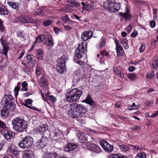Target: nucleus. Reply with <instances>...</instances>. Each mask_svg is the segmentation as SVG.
Returning <instances> with one entry per match:
<instances>
[{
  "instance_id": "obj_29",
  "label": "nucleus",
  "mask_w": 158,
  "mask_h": 158,
  "mask_svg": "<svg viewBox=\"0 0 158 158\" xmlns=\"http://www.w3.org/2000/svg\"><path fill=\"white\" fill-rule=\"evenodd\" d=\"M47 38V36L45 35H40L38 36L35 40V43H39L43 41Z\"/></svg>"
},
{
  "instance_id": "obj_45",
  "label": "nucleus",
  "mask_w": 158,
  "mask_h": 158,
  "mask_svg": "<svg viewBox=\"0 0 158 158\" xmlns=\"http://www.w3.org/2000/svg\"><path fill=\"white\" fill-rule=\"evenodd\" d=\"M137 157L141 158H146V155L144 152H141L138 154Z\"/></svg>"
},
{
  "instance_id": "obj_50",
  "label": "nucleus",
  "mask_w": 158,
  "mask_h": 158,
  "mask_svg": "<svg viewBox=\"0 0 158 158\" xmlns=\"http://www.w3.org/2000/svg\"><path fill=\"white\" fill-rule=\"evenodd\" d=\"M141 128L140 126H138L137 125H135L133 127L131 128V129L134 131L139 130Z\"/></svg>"
},
{
  "instance_id": "obj_33",
  "label": "nucleus",
  "mask_w": 158,
  "mask_h": 158,
  "mask_svg": "<svg viewBox=\"0 0 158 158\" xmlns=\"http://www.w3.org/2000/svg\"><path fill=\"white\" fill-rule=\"evenodd\" d=\"M28 84L26 81H23L22 83V88L21 90L27 91L28 90L27 86Z\"/></svg>"
},
{
  "instance_id": "obj_62",
  "label": "nucleus",
  "mask_w": 158,
  "mask_h": 158,
  "mask_svg": "<svg viewBox=\"0 0 158 158\" xmlns=\"http://www.w3.org/2000/svg\"><path fill=\"white\" fill-rule=\"evenodd\" d=\"M3 158H16L15 156H12L10 155H6Z\"/></svg>"
},
{
  "instance_id": "obj_17",
  "label": "nucleus",
  "mask_w": 158,
  "mask_h": 158,
  "mask_svg": "<svg viewBox=\"0 0 158 158\" xmlns=\"http://www.w3.org/2000/svg\"><path fill=\"white\" fill-rule=\"evenodd\" d=\"M39 85L41 87H45L48 86V82L44 76L42 77L38 82Z\"/></svg>"
},
{
  "instance_id": "obj_64",
  "label": "nucleus",
  "mask_w": 158,
  "mask_h": 158,
  "mask_svg": "<svg viewBox=\"0 0 158 158\" xmlns=\"http://www.w3.org/2000/svg\"><path fill=\"white\" fill-rule=\"evenodd\" d=\"M57 158H68V157L64 155L63 156L60 155L58 154H57Z\"/></svg>"
},
{
  "instance_id": "obj_46",
  "label": "nucleus",
  "mask_w": 158,
  "mask_h": 158,
  "mask_svg": "<svg viewBox=\"0 0 158 158\" xmlns=\"http://www.w3.org/2000/svg\"><path fill=\"white\" fill-rule=\"evenodd\" d=\"M64 27L65 30L68 31H69L73 29L72 27L69 25H64Z\"/></svg>"
},
{
  "instance_id": "obj_19",
  "label": "nucleus",
  "mask_w": 158,
  "mask_h": 158,
  "mask_svg": "<svg viewBox=\"0 0 158 158\" xmlns=\"http://www.w3.org/2000/svg\"><path fill=\"white\" fill-rule=\"evenodd\" d=\"M119 15L123 17L124 20H129L132 17L131 15L129 13V10H128L127 11L126 13H123L120 12Z\"/></svg>"
},
{
  "instance_id": "obj_13",
  "label": "nucleus",
  "mask_w": 158,
  "mask_h": 158,
  "mask_svg": "<svg viewBox=\"0 0 158 158\" xmlns=\"http://www.w3.org/2000/svg\"><path fill=\"white\" fill-rule=\"evenodd\" d=\"M93 32L91 31H85L81 36V38L83 41H86L91 38Z\"/></svg>"
},
{
  "instance_id": "obj_9",
  "label": "nucleus",
  "mask_w": 158,
  "mask_h": 158,
  "mask_svg": "<svg viewBox=\"0 0 158 158\" xmlns=\"http://www.w3.org/2000/svg\"><path fill=\"white\" fill-rule=\"evenodd\" d=\"M100 144L104 150L108 152H110L113 150V146L109 144L106 140H102L100 142Z\"/></svg>"
},
{
  "instance_id": "obj_47",
  "label": "nucleus",
  "mask_w": 158,
  "mask_h": 158,
  "mask_svg": "<svg viewBox=\"0 0 158 158\" xmlns=\"http://www.w3.org/2000/svg\"><path fill=\"white\" fill-rule=\"evenodd\" d=\"M23 106H25L28 108H30V109H32L33 110H36V111H39V110H37V108H36L34 106H31L28 105L27 104H24V103H23Z\"/></svg>"
},
{
  "instance_id": "obj_51",
  "label": "nucleus",
  "mask_w": 158,
  "mask_h": 158,
  "mask_svg": "<svg viewBox=\"0 0 158 158\" xmlns=\"http://www.w3.org/2000/svg\"><path fill=\"white\" fill-rule=\"evenodd\" d=\"M109 157V158H120L119 154L111 155Z\"/></svg>"
},
{
  "instance_id": "obj_36",
  "label": "nucleus",
  "mask_w": 158,
  "mask_h": 158,
  "mask_svg": "<svg viewBox=\"0 0 158 158\" xmlns=\"http://www.w3.org/2000/svg\"><path fill=\"white\" fill-rule=\"evenodd\" d=\"M120 3H116L114 2V5L113 6V9L114 10H116L115 11V12H116L117 11H118L120 8Z\"/></svg>"
},
{
  "instance_id": "obj_34",
  "label": "nucleus",
  "mask_w": 158,
  "mask_h": 158,
  "mask_svg": "<svg viewBox=\"0 0 158 158\" xmlns=\"http://www.w3.org/2000/svg\"><path fill=\"white\" fill-rule=\"evenodd\" d=\"M114 5V2H109V10L111 13L115 12L113 9V6Z\"/></svg>"
},
{
  "instance_id": "obj_15",
  "label": "nucleus",
  "mask_w": 158,
  "mask_h": 158,
  "mask_svg": "<svg viewBox=\"0 0 158 158\" xmlns=\"http://www.w3.org/2000/svg\"><path fill=\"white\" fill-rule=\"evenodd\" d=\"M63 132L60 131L58 130H56L54 131L52 137L54 138L55 140H57L60 139L63 136Z\"/></svg>"
},
{
  "instance_id": "obj_54",
  "label": "nucleus",
  "mask_w": 158,
  "mask_h": 158,
  "mask_svg": "<svg viewBox=\"0 0 158 158\" xmlns=\"http://www.w3.org/2000/svg\"><path fill=\"white\" fill-rule=\"evenodd\" d=\"M35 14L38 15L42 16L44 14V12L43 10H41L35 12Z\"/></svg>"
},
{
  "instance_id": "obj_11",
  "label": "nucleus",
  "mask_w": 158,
  "mask_h": 158,
  "mask_svg": "<svg viewBox=\"0 0 158 158\" xmlns=\"http://www.w3.org/2000/svg\"><path fill=\"white\" fill-rule=\"evenodd\" d=\"M18 21L24 23H31L33 21V19L28 16H20L17 18Z\"/></svg>"
},
{
  "instance_id": "obj_53",
  "label": "nucleus",
  "mask_w": 158,
  "mask_h": 158,
  "mask_svg": "<svg viewBox=\"0 0 158 158\" xmlns=\"http://www.w3.org/2000/svg\"><path fill=\"white\" fill-rule=\"evenodd\" d=\"M49 100H50L51 102H55L56 101V99L54 96L52 95L49 96Z\"/></svg>"
},
{
  "instance_id": "obj_3",
  "label": "nucleus",
  "mask_w": 158,
  "mask_h": 158,
  "mask_svg": "<svg viewBox=\"0 0 158 158\" xmlns=\"http://www.w3.org/2000/svg\"><path fill=\"white\" fill-rule=\"evenodd\" d=\"M82 93L81 90L75 88L68 92L65 94V97L68 102H74L78 101Z\"/></svg>"
},
{
  "instance_id": "obj_52",
  "label": "nucleus",
  "mask_w": 158,
  "mask_h": 158,
  "mask_svg": "<svg viewBox=\"0 0 158 158\" xmlns=\"http://www.w3.org/2000/svg\"><path fill=\"white\" fill-rule=\"evenodd\" d=\"M103 7L107 10H109V2H105L104 3Z\"/></svg>"
},
{
  "instance_id": "obj_5",
  "label": "nucleus",
  "mask_w": 158,
  "mask_h": 158,
  "mask_svg": "<svg viewBox=\"0 0 158 158\" xmlns=\"http://www.w3.org/2000/svg\"><path fill=\"white\" fill-rule=\"evenodd\" d=\"M51 138L50 135L48 134L47 135H45L44 134L42 135L41 139L38 140L35 143V147L38 149H40L44 148L48 143Z\"/></svg>"
},
{
  "instance_id": "obj_8",
  "label": "nucleus",
  "mask_w": 158,
  "mask_h": 158,
  "mask_svg": "<svg viewBox=\"0 0 158 158\" xmlns=\"http://www.w3.org/2000/svg\"><path fill=\"white\" fill-rule=\"evenodd\" d=\"M86 50V47H84L83 44H79L77 49L75 51V55L77 58L81 59L84 56Z\"/></svg>"
},
{
  "instance_id": "obj_49",
  "label": "nucleus",
  "mask_w": 158,
  "mask_h": 158,
  "mask_svg": "<svg viewBox=\"0 0 158 158\" xmlns=\"http://www.w3.org/2000/svg\"><path fill=\"white\" fill-rule=\"evenodd\" d=\"M33 93V92L32 91H30L24 93L23 95L25 97H27L29 95H32Z\"/></svg>"
},
{
  "instance_id": "obj_2",
  "label": "nucleus",
  "mask_w": 158,
  "mask_h": 158,
  "mask_svg": "<svg viewBox=\"0 0 158 158\" xmlns=\"http://www.w3.org/2000/svg\"><path fill=\"white\" fill-rule=\"evenodd\" d=\"M12 125L13 129L17 132L27 131V123L22 116H19L13 119L12 121Z\"/></svg>"
},
{
  "instance_id": "obj_6",
  "label": "nucleus",
  "mask_w": 158,
  "mask_h": 158,
  "mask_svg": "<svg viewBox=\"0 0 158 158\" xmlns=\"http://www.w3.org/2000/svg\"><path fill=\"white\" fill-rule=\"evenodd\" d=\"M66 59V56L63 55L58 61L56 69L57 71L60 74H63L65 71Z\"/></svg>"
},
{
  "instance_id": "obj_35",
  "label": "nucleus",
  "mask_w": 158,
  "mask_h": 158,
  "mask_svg": "<svg viewBox=\"0 0 158 158\" xmlns=\"http://www.w3.org/2000/svg\"><path fill=\"white\" fill-rule=\"evenodd\" d=\"M10 151L11 153L13 154V155H11V156H15L16 158H17V156L19 155V152L17 150L15 149H10Z\"/></svg>"
},
{
  "instance_id": "obj_23",
  "label": "nucleus",
  "mask_w": 158,
  "mask_h": 158,
  "mask_svg": "<svg viewBox=\"0 0 158 158\" xmlns=\"http://www.w3.org/2000/svg\"><path fill=\"white\" fill-rule=\"evenodd\" d=\"M3 134L4 137L7 140H9L13 136V133L10 131H9L8 130L4 129Z\"/></svg>"
},
{
  "instance_id": "obj_28",
  "label": "nucleus",
  "mask_w": 158,
  "mask_h": 158,
  "mask_svg": "<svg viewBox=\"0 0 158 158\" xmlns=\"http://www.w3.org/2000/svg\"><path fill=\"white\" fill-rule=\"evenodd\" d=\"M116 49L118 56L122 55L124 53L123 48L120 45L116 47Z\"/></svg>"
},
{
  "instance_id": "obj_22",
  "label": "nucleus",
  "mask_w": 158,
  "mask_h": 158,
  "mask_svg": "<svg viewBox=\"0 0 158 158\" xmlns=\"http://www.w3.org/2000/svg\"><path fill=\"white\" fill-rule=\"evenodd\" d=\"M23 156V158H34L33 152L29 150L24 151Z\"/></svg>"
},
{
  "instance_id": "obj_25",
  "label": "nucleus",
  "mask_w": 158,
  "mask_h": 158,
  "mask_svg": "<svg viewBox=\"0 0 158 158\" xmlns=\"http://www.w3.org/2000/svg\"><path fill=\"white\" fill-rule=\"evenodd\" d=\"M35 57L39 60H42L44 52L42 49H38L36 51Z\"/></svg>"
},
{
  "instance_id": "obj_58",
  "label": "nucleus",
  "mask_w": 158,
  "mask_h": 158,
  "mask_svg": "<svg viewBox=\"0 0 158 158\" xmlns=\"http://www.w3.org/2000/svg\"><path fill=\"white\" fill-rule=\"evenodd\" d=\"M132 29V27L131 25L130 24L126 28V30L128 32V33L130 32L131 31V30Z\"/></svg>"
},
{
  "instance_id": "obj_7",
  "label": "nucleus",
  "mask_w": 158,
  "mask_h": 158,
  "mask_svg": "<svg viewBox=\"0 0 158 158\" xmlns=\"http://www.w3.org/2000/svg\"><path fill=\"white\" fill-rule=\"evenodd\" d=\"M3 98L5 99L4 106H8V107L9 106L14 107L15 106V104L14 102V98L11 95L6 94L3 96Z\"/></svg>"
},
{
  "instance_id": "obj_37",
  "label": "nucleus",
  "mask_w": 158,
  "mask_h": 158,
  "mask_svg": "<svg viewBox=\"0 0 158 158\" xmlns=\"http://www.w3.org/2000/svg\"><path fill=\"white\" fill-rule=\"evenodd\" d=\"M154 76L153 71H152L150 73H148L146 74V77L149 79H153Z\"/></svg>"
},
{
  "instance_id": "obj_27",
  "label": "nucleus",
  "mask_w": 158,
  "mask_h": 158,
  "mask_svg": "<svg viewBox=\"0 0 158 158\" xmlns=\"http://www.w3.org/2000/svg\"><path fill=\"white\" fill-rule=\"evenodd\" d=\"M57 154L56 152L46 153L44 156V158H57Z\"/></svg>"
},
{
  "instance_id": "obj_56",
  "label": "nucleus",
  "mask_w": 158,
  "mask_h": 158,
  "mask_svg": "<svg viewBox=\"0 0 158 158\" xmlns=\"http://www.w3.org/2000/svg\"><path fill=\"white\" fill-rule=\"evenodd\" d=\"M33 101L32 100L30 99H26L25 101V103L24 104H31L32 102Z\"/></svg>"
},
{
  "instance_id": "obj_18",
  "label": "nucleus",
  "mask_w": 158,
  "mask_h": 158,
  "mask_svg": "<svg viewBox=\"0 0 158 158\" xmlns=\"http://www.w3.org/2000/svg\"><path fill=\"white\" fill-rule=\"evenodd\" d=\"M84 73H85L83 70L79 69L77 70L74 72V75L77 77L78 78H80L86 76Z\"/></svg>"
},
{
  "instance_id": "obj_39",
  "label": "nucleus",
  "mask_w": 158,
  "mask_h": 158,
  "mask_svg": "<svg viewBox=\"0 0 158 158\" xmlns=\"http://www.w3.org/2000/svg\"><path fill=\"white\" fill-rule=\"evenodd\" d=\"M62 21L64 23H68L70 21H72L69 19V18L67 15H65L64 17L62 18Z\"/></svg>"
},
{
  "instance_id": "obj_21",
  "label": "nucleus",
  "mask_w": 158,
  "mask_h": 158,
  "mask_svg": "<svg viewBox=\"0 0 158 158\" xmlns=\"http://www.w3.org/2000/svg\"><path fill=\"white\" fill-rule=\"evenodd\" d=\"M9 13L6 6L0 3V14L2 15H8Z\"/></svg>"
},
{
  "instance_id": "obj_63",
  "label": "nucleus",
  "mask_w": 158,
  "mask_h": 158,
  "mask_svg": "<svg viewBox=\"0 0 158 158\" xmlns=\"http://www.w3.org/2000/svg\"><path fill=\"white\" fill-rule=\"evenodd\" d=\"M113 70L115 74L117 75H119V70L117 68H114L113 69Z\"/></svg>"
},
{
  "instance_id": "obj_41",
  "label": "nucleus",
  "mask_w": 158,
  "mask_h": 158,
  "mask_svg": "<svg viewBox=\"0 0 158 158\" xmlns=\"http://www.w3.org/2000/svg\"><path fill=\"white\" fill-rule=\"evenodd\" d=\"M6 127V125L4 122L0 120V131L4 129Z\"/></svg>"
},
{
  "instance_id": "obj_31",
  "label": "nucleus",
  "mask_w": 158,
  "mask_h": 158,
  "mask_svg": "<svg viewBox=\"0 0 158 158\" xmlns=\"http://www.w3.org/2000/svg\"><path fill=\"white\" fill-rule=\"evenodd\" d=\"M7 4L8 5L15 9L17 10L18 9V5L16 2H8Z\"/></svg>"
},
{
  "instance_id": "obj_57",
  "label": "nucleus",
  "mask_w": 158,
  "mask_h": 158,
  "mask_svg": "<svg viewBox=\"0 0 158 158\" xmlns=\"http://www.w3.org/2000/svg\"><path fill=\"white\" fill-rule=\"evenodd\" d=\"M144 49L145 46L143 44H142L141 45L140 47L139 48V51L140 52H142L144 51Z\"/></svg>"
},
{
  "instance_id": "obj_38",
  "label": "nucleus",
  "mask_w": 158,
  "mask_h": 158,
  "mask_svg": "<svg viewBox=\"0 0 158 158\" xmlns=\"http://www.w3.org/2000/svg\"><path fill=\"white\" fill-rule=\"evenodd\" d=\"M52 22L50 20H45L43 22V25L44 26H48L52 24Z\"/></svg>"
},
{
  "instance_id": "obj_14",
  "label": "nucleus",
  "mask_w": 158,
  "mask_h": 158,
  "mask_svg": "<svg viewBox=\"0 0 158 158\" xmlns=\"http://www.w3.org/2000/svg\"><path fill=\"white\" fill-rule=\"evenodd\" d=\"M77 147L74 143H68L64 147V150L66 152H70L76 149Z\"/></svg>"
},
{
  "instance_id": "obj_44",
  "label": "nucleus",
  "mask_w": 158,
  "mask_h": 158,
  "mask_svg": "<svg viewBox=\"0 0 158 158\" xmlns=\"http://www.w3.org/2000/svg\"><path fill=\"white\" fill-rule=\"evenodd\" d=\"M5 30V27L3 26V21L0 19V31L4 32Z\"/></svg>"
},
{
  "instance_id": "obj_10",
  "label": "nucleus",
  "mask_w": 158,
  "mask_h": 158,
  "mask_svg": "<svg viewBox=\"0 0 158 158\" xmlns=\"http://www.w3.org/2000/svg\"><path fill=\"white\" fill-rule=\"evenodd\" d=\"M87 146L88 150L94 152L99 153L101 151L100 148L94 143H89Z\"/></svg>"
},
{
  "instance_id": "obj_40",
  "label": "nucleus",
  "mask_w": 158,
  "mask_h": 158,
  "mask_svg": "<svg viewBox=\"0 0 158 158\" xmlns=\"http://www.w3.org/2000/svg\"><path fill=\"white\" fill-rule=\"evenodd\" d=\"M152 64L155 69H158V59L153 61Z\"/></svg>"
},
{
  "instance_id": "obj_61",
  "label": "nucleus",
  "mask_w": 158,
  "mask_h": 158,
  "mask_svg": "<svg viewBox=\"0 0 158 158\" xmlns=\"http://www.w3.org/2000/svg\"><path fill=\"white\" fill-rule=\"evenodd\" d=\"M150 25L151 27H154L156 26V23L153 21H152L150 22Z\"/></svg>"
},
{
  "instance_id": "obj_32",
  "label": "nucleus",
  "mask_w": 158,
  "mask_h": 158,
  "mask_svg": "<svg viewBox=\"0 0 158 158\" xmlns=\"http://www.w3.org/2000/svg\"><path fill=\"white\" fill-rule=\"evenodd\" d=\"M52 37L51 36H50L48 38V42H47V41H45V43L46 44V45L49 47H51L53 45V43L52 41Z\"/></svg>"
},
{
  "instance_id": "obj_48",
  "label": "nucleus",
  "mask_w": 158,
  "mask_h": 158,
  "mask_svg": "<svg viewBox=\"0 0 158 158\" xmlns=\"http://www.w3.org/2000/svg\"><path fill=\"white\" fill-rule=\"evenodd\" d=\"M35 131L37 134L42 135H43V133L41 132L39 126L35 128Z\"/></svg>"
},
{
  "instance_id": "obj_24",
  "label": "nucleus",
  "mask_w": 158,
  "mask_h": 158,
  "mask_svg": "<svg viewBox=\"0 0 158 158\" xmlns=\"http://www.w3.org/2000/svg\"><path fill=\"white\" fill-rule=\"evenodd\" d=\"M40 129L42 133H43V135L44 134L45 135H47L48 133H49V131H48V126L46 124H44L42 126H39Z\"/></svg>"
},
{
  "instance_id": "obj_55",
  "label": "nucleus",
  "mask_w": 158,
  "mask_h": 158,
  "mask_svg": "<svg viewBox=\"0 0 158 158\" xmlns=\"http://www.w3.org/2000/svg\"><path fill=\"white\" fill-rule=\"evenodd\" d=\"M36 72L38 75H40L41 73V68L40 67H37L36 69Z\"/></svg>"
},
{
  "instance_id": "obj_12",
  "label": "nucleus",
  "mask_w": 158,
  "mask_h": 158,
  "mask_svg": "<svg viewBox=\"0 0 158 158\" xmlns=\"http://www.w3.org/2000/svg\"><path fill=\"white\" fill-rule=\"evenodd\" d=\"M3 37L2 36L0 39V41L2 45L4 50L2 53L5 56H7V52L9 50V47L8 46L9 44L6 40H3Z\"/></svg>"
},
{
  "instance_id": "obj_1",
  "label": "nucleus",
  "mask_w": 158,
  "mask_h": 158,
  "mask_svg": "<svg viewBox=\"0 0 158 158\" xmlns=\"http://www.w3.org/2000/svg\"><path fill=\"white\" fill-rule=\"evenodd\" d=\"M69 109V114L71 115L73 118H77L79 117H85V114L87 110L85 106L81 104H77L75 103L67 106Z\"/></svg>"
},
{
  "instance_id": "obj_43",
  "label": "nucleus",
  "mask_w": 158,
  "mask_h": 158,
  "mask_svg": "<svg viewBox=\"0 0 158 158\" xmlns=\"http://www.w3.org/2000/svg\"><path fill=\"white\" fill-rule=\"evenodd\" d=\"M127 77L131 80H133L136 78V76L134 73H128Z\"/></svg>"
},
{
  "instance_id": "obj_30",
  "label": "nucleus",
  "mask_w": 158,
  "mask_h": 158,
  "mask_svg": "<svg viewBox=\"0 0 158 158\" xmlns=\"http://www.w3.org/2000/svg\"><path fill=\"white\" fill-rule=\"evenodd\" d=\"M118 146L120 150L124 152H127L130 149L129 147L126 145H119Z\"/></svg>"
},
{
  "instance_id": "obj_59",
  "label": "nucleus",
  "mask_w": 158,
  "mask_h": 158,
  "mask_svg": "<svg viewBox=\"0 0 158 158\" xmlns=\"http://www.w3.org/2000/svg\"><path fill=\"white\" fill-rule=\"evenodd\" d=\"M138 35V32L136 31H134L131 35V36L132 37H135Z\"/></svg>"
},
{
  "instance_id": "obj_16",
  "label": "nucleus",
  "mask_w": 158,
  "mask_h": 158,
  "mask_svg": "<svg viewBox=\"0 0 158 158\" xmlns=\"http://www.w3.org/2000/svg\"><path fill=\"white\" fill-rule=\"evenodd\" d=\"M10 107L7 106H4V107L2 110L1 115L2 117L5 118L9 114V109Z\"/></svg>"
},
{
  "instance_id": "obj_60",
  "label": "nucleus",
  "mask_w": 158,
  "mask_h": 158,
  "mask_svg": "<svg viewBox=\"0 0 158 158\" xmlns=\"http://www.w3.org/2000/svg\"><path fill=\"white\" fill-rule=\"evenodd\" d=\"M27 57L29 61H31L33 58V56L32 55H27Z\"/></svg>"
},
{
  "instance_id": "obj_26",
  "label": "nucleus",
  "mask_w": 158,
  "mask_h": 158,
  "mask_svg": "<svg viewBox=\"0 0 158 158\" xmlns=\"http://www.w3.org/2000/svg\"><path fill=\"white\" fill-rule=\"evenodd\" d=\"M77 135L78 138L80 141L81 143H84L86 141H88V139L87 138L85 137L84 135V134L81 132H78Z\"/></svg>"
},
{
  "instance_id": "obj_42",
  "label": "nucleus",
  "mask_w": 158,
  "mask_h": 158,
  "mask_svg": "<svg viewBox=\"0 0 158 158\" xmlns=\"http://www.w3.org/2000/svg\"><path fill=\"white\" fill-rule=\"evenodd\" d=\"M94 8V6L90 5H87L86 7H85L84 10L89 11H91L93 10Z\"/></svg>"
},
{
  "instance_id": "obj_20",
  "label": "nucleus",
  "mask_w": 158,
  "mask_h": 158,
  "mask_svg": "<svg viewBox=\"0 0 158 158\" xmlns=\"http://www.w3.org/2000/svg\"><path fill=\"white\" fill-rule=\"evenodd\" d=\"M82 102H85L93 106L95 105V102L92 99L91 96L89 95H88L86 99Z\"/></svg>"
},
{
  "instance_id": "obj_4",
  "label": "nucleus",
  "mask_w": 158,
  "mask_h": 158,
  "mask_svg": "<svg viewBox=\"0 0 158 158\" xmlns=\"http://www.w3.org/2000/svg\"><path fill=\"white\" fill-rule=\"evenodd\" d=\"M33 143V138L30 136H27L23 138L18 145L22 148H28L32 147Z\"/></svg>"
}]
</instances>
